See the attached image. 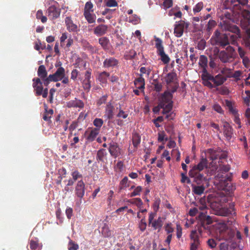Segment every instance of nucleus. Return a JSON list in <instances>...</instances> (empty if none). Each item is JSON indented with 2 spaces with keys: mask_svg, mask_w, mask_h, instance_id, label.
I'll use <instances>...</instances> for the list:
<instances>
[{
  "mask_svg": "<svg viewBox=\"0 0 250 250\" xmlns=\"http://www.w3.org/2000/svg\"><path fill=\"white\" fill-rule=\"evenodd\" d=\"M226 79L221 75H218L215 77H212L211 81L217 85H221L225 81Z\"/></svg>",
  "mask_w": 250,
  "mask_h": 250,
  "instance_id": "20",
  "label": "nucleus"
},
{
  "mask_svg": "<svg viewBox=\"0 0 250 250\" xmlns=\"http://www.w3.org/2000/svg\"><path fill=\"white\" fill-rule=\"evenodd\" d=\"M223 127L224 135L226 139L229 140L231 138L233 135L232 129L229 124L227 122L224 123Z\"/></svg>",
  "mask_w": 250,
  "mask_h": 250,
  "instance_id": "10",
  "label": "nucleus"
},
{
  "mask_svg": "<svg viewBox=\"0 0 250 250\" xmlns=\"http://www.w3.org/2000/svg\"><path fill=\"white\" fill-rule=\"evenodd\" d=\"M117 117L118 118H122L124 119H125L127 118L128 116V114L125 112H124L123 110H120L119 112L117 115Z\"/></svg>",
  "mask_w": 250,
  "mask_h": 250,
  "instance_id": "52",
  "label": "nucleus"
},
{
  "mask_svg": "<svg viewBox=\"0 0 250 250\" xmlns=\"http://www.w3.org/2000/svg\"><path fill=\"white\" fill-rule=\"evenodd\" d=\"M184 27L185 24L183 21H181L175 25L174 33L177 37H180L182 36Z\"/></svg>",
  "mask_w": 250,
  "mask_h": 250,
  "instance_id": "12",
  "label": "nucleus"
},
{
  "mask_svg": "<svg viewBox=\"0 0 250 250\" xmlns=\"http://www.w3.org/2000/svg\"><path fill=\"white\" fill-rule=\"evenodd\" d=\"M191 242L190 250H197L200 243L198 238V234L196 230H193L190 234Z\"/></svg>",
  "mask_w": 250,
  "mask_h": 250,
  "instance_id": "6",
  "label": "nucleus"
},
{
  "mask_svg": "<svg viewBox=\"0 0 250 250\" xmlns=\"http://www.w3.org/2000/svg\"><path fill=\"white\" fill-rule=\"evenodd\" d=\"M109 75L108 73L104 72L100 74L99 77V80L102 84H105L107 83Z\"/></svg>",
  "mask_w": 250,
  "mask_h": 250,
  "instance_id": "27",
  "label": "nucleus"
},
{
  "mask_svg": "<svg viewBox=\"0 0 250 250\" xmlns=\"http://www.w3.org/2000/svg\"><path fill=\"white\" fill-rule=\"evenodd\" d=\"M208 246L211 248H213L215 247L216 246V243L215 241H214V240L212 239H209L208 240Z\"/></svg>",
  "mask_w": 250,
  "mask_h": 250,
  "instance_id": "56",
  "label": "nucleus"
},
{
  "mask_svg": "<svg viewBox=\"0 0 250 250\" xmlns=\"http://www.w3.org/2000/svg\"><path fill=\"white\" fill-rule=\"evenodd\" d=\"M33 86L34 88V90L37 95H42L43 98H46L48 95V89L45 88L44 90L42 86V83L39 78L36 79H33Z\"/></svg>",
  "mask_w": 250,
  "mask_h": 250,
  "instance_id": "4",
  "label": "nucleus"
},
{
  "mask_svg": "<svg viewBox=\"0 0 250 250\" xmlns=\"http://www.w3.org/2000/svg\"><path fill=\"white\" fill-rule=\"evenodd\" d=\"M104 66L109 67L116 65L117 64V62L113 58H109L106 59L104 61Z\"/></svg>",
  "mask_w": 250,
  "mask_h": 250,
  "instance_id": "23",
  "label": "nucleus"
},
{
  "mask_svg": "<svg viewBox=\"0 0 250 250\" xmlns=\"http://www.w3.org/2000/svg\"><path fill=\"white\" fill-rule=\"evenodd\" d=\"M234 34H229V37L230 38V40L232 44H234L237 40L240 38L239 29L237 27L234 28Z\"/></svg>",
  "mask_w": 250,
  "mask_h": 250,
  "instance_id": "16",
  "label": "nucleus"
},
{
  "mask_svg": "<svg viewBox=\"0 0 250 250\" xmlns=\"http://www.w3.org/2000/svg\"><path fill=\"white\" fill-rule=\"evenodd\" d=\"M72 177L73 178L76 180L78 178L81 177V175L79 174V172L78 171H75L72 173Z\"/></svg>",
  "mask_w": 250,
  "mask_h": 250,
  "instance_id": "64",
  "label": "nucleus"
},
{
  "mask_svg": "<svg viewBox=\"0 0 250 250\" xmlns=\"http://www.w3.org/2000/svg\"><path fill=\"white\" fill-rule=\"evenodd\" d=\"M212 77V76H210L207 72L204 71L202 75V81H204L207 80H211Z\"/></svg>",
  "mask_w": 250,
  "mask_h": 250,
  "instance_id": "50",
  "label": "nucleus"
},
{
  "mask_svg": "<svg viewBox=\"0 0 250 250\" xmlns=\"http://www.w3.org/2000/svg\"><path fill=\"white\" fill-rule=\"evenodd\" d=\"M67 35L66 33H63L62 34L61 38H60V42L62 45L63 42L67 39Z\"/></svg>",
  "mask_w": 250,
  "mask_h": 250,
  "instance_id": "58",
  "label": "nucleus"
},
{
  "mask_svg": "<svg viewBox=\"0 0 250 250\" xmlns=\"http://www.w3.org/2000/svg\"><path fill=\"white\" fill-rule=\"evenodd\" d=\"M113 107L111 104H109L107 105L105 109V116H107V118H112L113 116Z\"/></svg>",
  "mask_w": 250,
  "mask_h": 250,
  "instance_id": "26",
  "label": "nucleus"
},
{
  "mask_svg": "<svg viewBox=\"0 0 250 250\" xmlns=\"http://www.w3.org/2000/svg\"><path fill=\"white\" fill-rule=\"evenodd\" d=\"M176 235L178 238H180L182 235V229L179 224H176Z\"/></svg>",
  "mask_w": 250,
  "mask_h": 250,
  "instance_id": "46",
  "label": "nucleus"
},
{
  "mask_svg": "<svg viewBox=\"0 0 250 250\" xmlns=\"http://www.w3.org/2000/svg\"><path fill=\"white\" fill-rule=\"evenodd\" d=\"M105 5L107 7H116L118 6V3L115 0H105Z\"/></svg>",
  "mask_w": 250,
  "mask_h": 250,
  "instance_id": "40",
  "label": "nucleus"
},
{
  "mask_svg": "<svg viewBox=\"0 0 250 250\" xmlns=\"http://www.w3.org/2000/svg\"><path fill=\"white\" fill-rule=\"evenodd\" d=\"M197 212L198 210L196 208H191L189 210V214L191 216H195L197 213Z\"/></svg>",
  "mask_w": 250,
  "mask_h": 250,
  "instance_id": "60",
  "label": "nucleus"
},
{
  "mask_svg": "<svg viewBox=\"0 0 250 250\" xmlns=\"http://www.w3.org/2000/svg\"><path fill=\"white\" fill-rule=\"evenodd\" d=\"M104 122L102 119L100 118H96L93 121V125L96 126V128H94L95 129H98L99 131L100 130V128L103 125Z\"/></svg>",
  "mask_w": 250,
  "mask_h": 250,
  "instance_id": "34",
  "label": "nucleus"
},
{
  "mask_svg": "<svg viewBox=\"0 0 250 250\" xmlns=\"http://www.w3.org/2000/svg\"><path fill=\"white\" fill-rule=\"evenodd\" d=\"M238 51L239 54L241 58H243L245 57V52L242 49V48L241 47H238Z\"/></svg>",
  "mask_w": 250,
  "mask_h": 250,
  "instance_id": "62",
  "label": "nucleus"
},
{
  "mask_svg": "<svg viewBox=\"0 0 250 250\" xmlns=\"http://www.w3.org/2000/svg\"><path fill=\"white\" fill-rule=\"evenodd\" d=\"M109 151L110 154L115 157H117L121 153L120 148L117 144L114 143L110 144Z\"/></svg>",
  "mask_w": 250,
  "mask_h": 250,
  "instance_id": "9",
  "label": "nucleus"
},
{
  "mask_svg": "<svg viewBox=\"0 0 250 250\" xmlns=\"http://www.w3.org/2000/svg\"><path fill=\"white\" fill-rule=\"evenodd\" d=\"M128 21L133 24H137L140 22V18L136 15H133L129 17Z\"/></svg>",
  "mask_w": 250,
  "mask_h": 250,
  "instance_id": "39",
  "label": "nucleus"
},
{
  "mask_svg": "<svg viewBox=\"0 0 250 250\" xmlns=\"http://www.w3.org/2000/svg\"><path fill=\"white\" fill-rule=\"evenodd\" d=\"M207 58L204 56H201L200 58L199 64L202 67H205L207 65Z\"/></svg>",
  "mask_w": 250,
  "mask_h": 250,
  "instance_id": "47",
  "label": "nucleus"
},
{
  "mask_svg": "<svg viewBox=\"0 0 250 250\" xmlns=\"http://www.w3.org/2000/svg\"><path fill=\"white\" fill-rule=\"evenodd\" d=\"M67 106L68 107H79L82 108L83 107L84 104L81 100L75 99L67 103Z\"/></svg>",
  "mask_w": 250,
  "mask_h": 250,
  "instance_id": "13",
  "label": "nucleus"
},
{
  "mask_svg": "<svg viewBox=\"0 0 250 250\" xmlns=\"http://www.w3.org/2000/svg\"><path fill=\"white\" fill-rule=\"evenodd\" d=\"M38 246V244L34 241H31L30 243V247L33 250H35Z\"/></svg>",
  "mask_w": 250,
  "mask_h": 250,
  "instance_id": "54",
  "label": "nucleus"
},
{
  "mask_svg": "<svg viewBox=\"0 0 250 250\" xmlns=\"http://www.w3.org/2000/svg\"><path fill=\"white\" fill-rule=\"evenodd\" d=\"M79 249V246L72 240H70L68 244V250H77Z\"/></svg>",
  "mask_w": 250,
  "mask_h": 250,
  "instance_id": "36",
  "label": "nucleus"
},
{
  "mask_svg": "<svg viewBox=\"0 0 250 250\" xmlns=\"http://www.w3.org/2000/svg\"><path fill=\"white\" fill-rule=\"evenodd\" d=\"M78 73L79 72L76 69L73 70L71 73V79L75 80L78 76Z\"/></svg>",
  "mask_w": 250,
  "mask_h": 250,
  "instance_id": "53",
  "label": "nucleus"
},
{
  "mask_svg": "<svg viewBox=\"0 0 250 250\" xmlns=\"http://www.w3.org/2000/svg\"><path fill=\"white\" fill-rule=\"evenodd\" d=\"M85 185L83 181L78 182L75 188V193L78 197L82 198L84 194Z\"/></svg>",
  "mask_w": 250,
  "mask_h": 250,
  "instance_id": "7",
  "label": "nucleus"
},
{
  "mask_svg": "<svg viewBox=\"0 0 250 250\" xmlns=\"http://www.w3.org/2000/svg\"><path fill=\"white\" fill-rule=\"evenodd\" d=\"M134 84L137 88L143 91L145 84L144 79L141 76L134 81Z\"/></svg>",
  "mask_w": 250,
  "mask_h": 250,
  "instance_id": "17",
  "label": "nucleus"
},
{
  "mask_svg": "<svg viewBox=\"0 0 250 250\" xmlns=\"http://www.w3.org/2000/svg\"><path fill=\"white\" fill-rule=\"evenodd\" d=\"M142 187L140 186H138L136 188H135L134 191L131 193L130 194H129V196L130 197L135 196L137 195H139L140 194V192L142 191Z\"/></svg>",
  "mask_w": 250,
  "mask_h": 250,
  "instance_id": "38",
  "label": "nucleus"
},
{
  "mask_svg": "<svg viewBox=\"0 0 250 250\" xmlns=\"http://www.w3.org/2000/svg\"><path fill=\"white\" fill-rule=\"evenodd\" d=\"M158 54L160 56L162 61L165 64H167L169 62L170 59L168 56L165 54L164 50L158 53Z\"/></svg>",
  "mask_w": 250,
  "mask_h": 250,
  "instance_id": "29",
  "label": "nucleus"
},
{
  "mask_svg": "<svg viewBox=\"0 0 250 250\" xmlns=\"http://www.w3.org/2000/svg\"><path fill=\"white\" fill-rule=\"evenodd\" d=\"M167 146L169 148H174L176 146V143L174 141L169 140Z\"/></svg>",
  "mask_w": 250,
  "mask_h": 250,
  "instance_id": "61",
  "label": "nucleus"
},
{
  "mask_svg": "<svg viewBox=\"0 0 250 250\" xmlns=\"http://www.w3.org/2000/svg\"><path fill=\"white\" fill-rule=\"evenodd\" d=\"M47 13L49 18L51 20H54L59 17L61 10L56 1L52 0V4L48 8Z\"/></svg>",
  "mask_w": 250,
  "mask_h": 250,
  "instance_id": "3",
  "label": "nucleus"
},
{
  "mask_svg": "<svg viewBox=\"0 0 250 250\" xmlns=\"http://www.w3.org/2000/svg\"><path fill=\"white\" fill-rule=\"evenodd\" d=\"M141 138L138 134H134L132 136V143L135 149L140 143Z\"/></svg>",
  "mask_w": 250,
  "mask_h": 250,
  "instance_id": "28",
  "label": "nucleus"
},
{
  "mask_svg": "<svg viewBox=\"0 0 250 250\" xmlns=\"http://www.w3.org/2000/svg\"><path fill=\"white\" fill-rule=\"evenodd\" d=\"M165 81L167 84H175L176 83V74L174 72L167 74L165 77Z\"/></svg>",
  "mask_w": 250,
  "mask_h": 250,
  "instance_id": "15",
  "label": "nucleus"
},
{
  "mask_svg": "<svg viewBox=\"0 0 250 250\" xmlns=\"http://www.w3.org/2000/svg\"><path fill=\"white\" fill-rule=\"evenodd\" d=\"M165 229L167 232L169 234H171L174 230L171 223L167 224L165 226Z\"/></svg>",
  "mask_w": 250,
  "mask_h": 250,
  "instance_id": "48",
  "label": "nucleus"
},
{
  "mask_svg": "<svg viewBox=\"0 0 250 250\" xmlns=\"http://www.w3.org/2000/svg\"><path fill=\"white\" fill-rule=\"evenodd\" d=\"M91 72L87 71L84 75V79L83 80V87L85 89L89 90L90 88Z\"/></svg>",
  "mask_w": 250,
  "mask_h": 250,
  "instance_id": "14",
  "label": "nucleus"
},
{
  "mask_svg": "<svg viewBox=\"0 0 250 250\" xmlns=\"http://www.w3.org/2000/svg\"><path fill=\"white\" fill-rule=\"evenodd\" d=\"M91 13H84V17L89 23H93L95 21L96 17Z\"/></svg>",
  "mask_w": 250,
  "mask_h": 250,
  "instance_id": "32",
  "label": "nucleus"
},
{
  "mask_svg": "<svg viewBox=\"0 0 250 250\" xmlns=\"http://www.w3.org/2000/svg\"><path fill=\"white\" fill-rule=\"evenodd\" d=\"M174 153H176L177 154L176 160L177 161H179L180 160V151H179L178 149H173L171 151V154L172 155Z\"/></svg>",
  "mask_w": 250,
  "mask_h": 250,
  "instance_id": "57",
  "label": "nucleus"
},
{
  "mask_svg": "<svg viewBox=\"0 0 250 250\" xmlns=\"http://www.w3.org/2000/svg\"><path fill=\"white\" fill-rule=\"evenodd\" d=\"M156 216V213L151 212L149 215L148 221L149 224H150L153 222V219Z\"/></svg>",
  "mask_w": 250,
  "mask_h": 250,
  "instance_id": "63",
  "label": "nucleus"
},
{
  "mask_svg": "<svg viewBox=\"0 0 250 250\" xmlns=\"http://www.w3.org/2000/svg\"><path fill=\"white\" fill-rule=\"evenodd\" d=\"M136 55V52L133 50H130L128 52H126L125 55V57L126 60L130 59L134 57Z\"/></svg>",
  "mask_w": 250,
  "mask_h": 250,
  "instance_id": "44",
  "label": "nucleus"
},
{
  "mask_svg": "<svg viewBox=\"0 0 250 250\" xmlns=\"http://www.w3.org/2000/svg\"><path fill=\"white\" fill-rule=\"evenodd\" d=\"M193 192L197 195H201L203 193L205 188L203 186H193L192 187Z\"/></svg>",
  "mask_w": 250,
  "mask_h": 250,
  "instance_id": "31",
  "label": "nucleus"
},
{
  "mask_svg": "<svg viewBox=\"0 0 250 250\" xmlns=\"http://www.w3.org/2000/svg\"><path fill=\"white\" fill-rule=\"evenodd\" d=\"M158 136V141L163 144L168 140V138L164 131H160Z\"/></svg>",
  "mask_w": 250,
  "mask_h": 250,
  "instance_id": "24",
  "label": "nucleus"
},
{
  "mask_svg": "<svg viewBox=\"0 0 250 250\" xmlns=\"http://www.w3.org/2000/svg\"><path fill=\"white\" fill-rule=\"evenodd\" d=\"M213 109H214V110L217 111L218 113H223V110H222L221 107L220 106V105H219V104H215L213 105Z\"/></svg>",
  "mask_w": 250,
  "mask_h": 250,
  "instance_id": "55",
  "label": "nucleus"
},
{
  "mask_svg": "<svg viewBox=\"0 0 250 250\" xmlns=\"http://www.w3.org/2000/svg\"><path fill=\"white\" fill-rule=\"evenodd\" d=\"M38 75L40 78L42 79L43 81L46 78L47 72L44 65H41L39 67Z\"/></svg>",
  "mask_w": 250,
  "mask_h": 250,
  "instance_id": "19",
  "label": "nucleus"
},
{
  "mask_svg": "<svg viewBox=\"0 0 250 250\" xmlns=\"http://www.w3.org/2000/svg\"><path fill=\"white\" fill-rule=\"evenodd\" d=\"M154 229H160L163 226L162 219L159 217L157 220L153 221L151 224Z\"/></svg>",
  "mask_w": 250,
  "mask_h": 250,
  "instance_id": "21",
  "label": "nucleus"
},
{
  "mask_svg": "<svg viewBox=\"0 0 250 250\" xmlns=\"http://www.w3.org/2000/svg\"><path fill=\"white\" fill-rule=\"evenodd\" d=\"M65 213L67 217L70 219L73 215V209L71 208L68 207L66 209Z\"/></svg>",
  "mask_w": 250,
  "mask_h": 250,
  "instance_id": "51",
  "label": "nucleus"
},
{
  "mask_svg": "<svg viewBox=\"0 0 250 250\" xmlns=\"http://www.w3.org/2000/svg\"><path fill=\"white\" fill-rule=\"evenodd\" d=\"M246 96L244 97L245 103L248 105H250V91L246 90L245 92Z\"/></svg>",
  "mask_w": 250,
  "mask_h": 250,
  "instance_id": "42",
  "label": "nucleus"
},
{
  "mask_svg": "<svg viewBox=\"0 0 250 250\" xmlns=\"http://www.w3.org/2000/svg\"><path fill=\"white\" fill-rule=\"evenodd\" d=\"M36 18L39 20H41L42 23H45L47 21V18L43 15L42 10H38L37 12Z\"/></svg>",
  "mask_w": 250,
  "mask_h": 250,
  "instance_id": "35",
  "label": "nucleus"
},
{
  "mask_svg": "<svg viewBox=\"0 0 250 250\" xmlns=\"http://www.w3.org/2000/svg\"><path fill=\"white\" fill-rule=\"evenodd\" d=\"M139 227L140 229L142 231H144L146 229V220H145V219L144 218H142L141 220V221H140V222L139 223Z\"/></svg>",
  "mask_w": 250,
  "mask_h": 250,
  "instance_id": "43",
  "label": "nucleus"
},
{
  "mask_svg": "<svg viewBox=\"0 0 250 250\" xmlns=\"http://www.w3.org/2000/svg\"><path fill=\"white\" fill-rule=\"evenodd\" d=\"M155 46L157 49V53L164 50V47L162 44V41L158 38H155Z\"/></svg>",
  "mask_w": 250,
  "mask_h": 250,
  "instance_id": "25",
  "label": "nucleus"
},
{
  "mask_svg": "<svg viewBox=\"0 0 250 250\" xmlns=\"http://www.w3.org/2000/svg\"><path fill=\"white\" fill-rule=\"evenodd\" d=\"M127 202L130 204H135L139 208H141L143 205V202L140 198H135L132 200H128Z\"/></svg>",
  "mask_w": 250,
  "mask_h": 250,
  "instance_id": "33",
  "label": "nucleus"
},
{
  "mask_svg": "<svg viewBox=\"0 0 250 250\" xmlns=\"http://www.w3.org/2000/svg\"><path fill=\"white\" fill-rule=\"evenodd\" d=\"M99 43L104 49H107L109 48V42L108 40L105 37L101 38L99 40Z\"/></svg>",
  "mask_w": 250,
  "mask_h": 250,
  "instance_id": "22",
  "label": "nucleus"
},
{
  "mask_svg": "<svg viewBox=\"0 0 250 250\" xmlns=\"http://www.w3.org/2000/svg\"><path fill=\"white\" fill-rule=\"evenodd\" d=\"M99 133L98 129L89 127L85 131L84 136L87 141L92 142L95 139Z\"/></svg>",
  "mask_w": 250,
  "mask_h": 250,
  "instance_id": "5",
  "label": "nucleus"
},
{
  "mask_svg": "<svg viewBox=\"0 0 250 250\" xmlns=\"http://www.w3.org/2000/svg\"><path fill=\"white\" fill-rule=\"evenodd\" d=\"M171 95L168 92H165L161 98L160 103L161 108L163 109L164 114L169 112L172 109V103Z\"/></svg>",
  "mask_w": 250,
  "mask_h": 250,
  "instance_id": "1",
  "label": "nucleus"
},
{
  "mask_svg": "<svg viewBox=\"0 0 250 250\" xmlns=\"http://www.w3.org/2000/svg\"><path fill=\"white\" fill-rule=\"evenodd\" d=\"M203 7V4L202 2H199L195 5L193 9L194 13L199 12Z\"/></svg>",
  "mask_w": 250,
  "mask_h": 250,
  "instance_id": "41",
  "label": "nucleus"
},
{
  "mask_svg": "<svg viewBox=\"0 0 250 250\" xmlns=\"http://www.w3.org/2000/svg\"><path fill=\"white\" fill-rule=\"evenodd\" d=\"M64 69L62 67H60L54 74L50 75L47 78L44 80V84L45 85H47L50 82L60 81L64 77Z\"/></svg>",
  "mask_w": 250,
  "mask_h": 250,
  "instance_id": "2",
  "label": "nucleus"
},
{
  "mask_svg": "<svg viewBox=\"0 0 250 250\" xmlns=\"http://www.w3.org/2000/svg\"><path fill=\"white\" fill-rule=\"evenodd\" d=\"M163 5L165 9L170 8L172 5V0H165L163 3Z\"/></svg>",
  "mask_w": 250,
  "mask_h": 250,
  "instance_id": "49",
  "label": "nucleus"
},
{
  "mask_svg": "<svg viewBox=\"0 0 250 250\" xmlns=\"http://www.w3.org/2000/svg\"><path fill=\"white\" fill-rule=\"evenodd\" d=\"M76 64H77V67L79 68L83 67V68H85L86 67V62L80 58L77 59Z\"/></svg>",
  "mask_w": 250,
  "mask_h": 250,
  "instance_id": "45",
  "label": "nucleus"
},
{
  "mask_svg": "<svg viewBox=\"0 0 250 250\" xmlns=\"http://www.w3.org/2000/svg\"><path fill=\"white\" fill-rule=\"evenodd\" d=\"M241 76V72L240 71H236L233 73L232 77L235 78L237 80H240Z\"/></svg>",
  "mask_w": 250,
  "mask_h": 250,
  "instance_id": "59",
  "label": "nucleus"
},
{
  "mask_svg": "<svg viewBox=\"0 0 250 250\" xmlns=\"http://www.w3.org/2000/svg\"><path fill=\"white\" fill-rule=\"evenodd\" d=\"M67 29L69 32H76L78 30V26L74 24L70 17H66L65 20Z\"/></svg>",
  "mask_w": 250,
  "mask_h": 250,
  "instance_id": "11",
  "label": "nucleus"
},
{
  "mask_svg": "<svg viewBox=\"0 0 250 250\" xmlns=\"http://www.w3.org/2000/svg\"><path fill=\"white\" fill-rule=\"evenodd\" d=\"M93 4L91 2H87L84 7V13L93 12Z\"/></svg>",
  "mask_w": 250,
  "mask_h": 250,
  "instance_id": "37",
  "label": "nucleus"
},
{
  "mask_svg": "<svg viewBox=\"0 0 250 250\" xmlns=\"http://www.w3.org/2000/svg\"><path fill=\"white\" fill-rule=\"evenodd\" d=\"M218 214L221 216H227L229 215H233L235 213L234 205L231 204L229 208H221L218 212Z\"/></svg>",
  "mask_w": 250,
  "mask_h": 250,
  "instance_id": "8",
  "label": "nucleus"
},
{
  "mask_svg": "<svg viewBox=\"0 0 250 250\" xmlns=\"http://www.w3.org/2000/svg\"><path fill=\"white\" fill-rule=\"evenodd\" d=\"M107 27L105 25L102 24L98 26L95 28L94 33L98 36H101L104 34L107 31Z\"/></svg>",
  "mask_w": 250,
  "mask_h": 250,
  "instance_id": "18",
  "label": "nucleus"
},
{
  "mask_svg": "<svg viewBox=\"0 0 250 250\" xmlns=\"http://www.w3.org/2000/svg\"><path fill=\"white\" fill-rule=\"evenodd\" d=\"M207 165V160L206 159H202L200 163L195 167V168L199 171L202 170L206 167Z\"/></svg>",
  "mask_w": 250,
  "mask_h": 250,
  "instance_id": "30",
  "label": "nucleus"
}]
</instances>
